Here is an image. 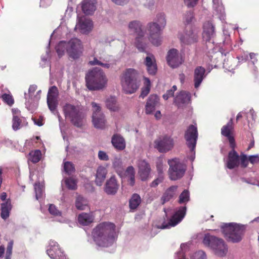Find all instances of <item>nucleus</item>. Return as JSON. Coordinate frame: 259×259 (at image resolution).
I'll return each instance as SVG.
<instances>
[{"mask_svg": "<svg viewBox=\"0 0 259 259\" xmlns=\"http://www.w3.org/2000/svg\"><path fill=\"white\" fill-rule=\"evenodd\" d=\"M92 235L95 243L102 247L112 245L117 236L115 225L108 222L98 225L93 230Z\"/></svg>", "mask_w": 259, "mask_h": 259, "instance_id": "f257e3e1", "label": "nucleus"}, {"mask_svg": "<svg viewBox=\"0 0 259 259\" xmlns=\"http://www.w3.org/2000/svg\"><path fill=\"white\" fill-rule=\"evenodd\" d=\"M142 73L134 69H126L120 77L121 85L123 91L128 94L135 93L139 88L142 77Z\"/></svg>", "mask_w": 259, "mask_h": 259, "instance_id": "f03ea898", "label": "nucleus"}, {"mask_svg": "<svg viewBox=\"0 0 259 259\" xmlns=\"http://www.w3.org/2000/svg\"><path fill=\"white\" fill-rule=\"evenodd\" d=\"M108 80L105 73L99 67L89 70L85 75L86 86L90 91L104 89L107 85Z\"/></svg>", "mask_w": 259, "mask_h": 259, "instance_id": "7ed1b4c3", "label": "nucleus"}, {"mask_svg": "<svg viewBox=\"0 0 259 259\" xmlns=\"http://www.w3.org/2000/svg\"><path fill=\"white\" fill-rule=\"evenodd\" d=\"M56 49L59 57L66 52L70 58L77 59L82 54L83 46L79 39L73 38L68 41H60L56 46Z\"/></svg>", "mask_w": 259, "mask_h": 259, "instance_id": "20e7f679", "label": "nucleus"}, {"mask_svg": "<svg viewBox=\"0 0 259 259\" xmlns=\"http://www.w3.org/2000/svg\"><path fill=\"white\" fill-rule=\"evenodd\" d=\"M245 227L236 223L223 224L221 230L229 241L238 242L242 239Z\"/></svg>", "mask_w": 259, "mask_h": 259, "instance_id": "39448f33", "label": "nucleus"}, {"mask_svg": "<svg viewBox=\"0 0 259 259\" xmlns=\"http://www.w3.org/2000/svg\"><path fill=\"white\" fill-rule=\"evenodd\" d=\"M63 111L65 117L77 127L83 124L84 115L78 106L66 103L63 106Z\"/></svg>", "mask_w": 259, "mask_h": 259, "instance_id": "423d86ee", "label": "nucleus"}, {"mask_svg": "<svg viewBox=\"0 0 259 259\" xmlns=\"http://www.w3.org/2000/svg\"><path fill=\"white\" fill-rule=\"evenodd\" d=\"M203 244L212 249L214 253L219 256L226 255L228 251V247L224 241L209 234H206L203 240Z\"/></svg>", "mask_w": 259, "mask_h": 259, "instance_id": "0eeeda50", "label": "nucleus"}, {"mask_svg": "<svg viewBox=\"0 0 259 259\" xmlns=\"http://www.w3.org/2000/svg\"><path fill=\"white\" fill-rule=\"evenodd\" d=\"M41 94V90H38L37 86L35 84L30 85L27 93H24L25 104L30 111L33 112L37 107Z\"/></svg>", "mask_w": 259, "mask_h": 259, "instance_id": "6e6552de", "label": "nucleus"}, {"mask_svg": "<svg viewBox=\"0 0 259 259\" xmlns=\"http://www.w3.org/2000/svg\"><path fill=\"white\" fill-rule=\"evenodd\" d=\"M92 122L94 127L97 129H104L107 124L106 116L100 104L92 102Z\"/></svg>", "mask_w": 259, "mask_h": 259, "instance_id": "1a4fd4ad", "label": "nucleus"}, {"mask_svg": "<svg viewBox=\"0 0 259 259\" xmlns=\"http://www.w3.org/2000/svg\"><path fill=\"white\" fill-rule=\"evenodd\" d=\"M168 164L169 166L168 173L170 180L176 181L183 177L186 170V166L179 159L169 160Z\"/></svg>", "mask_w": 259, "mask_h": 259, "instance_id": "9d476101", "label": "nucleus"}, {"mask_svg": "<svg viewBox=\"0 0 259 259\" xmlns=\"http://www.w3.org/2000/svg\"><path fill=\"white\" fill-rule=\"evenodd\" d=\"M198 138L197 127L193 125H190L186 131L185 138L188 147L190 149L189 159L193 161L195 158V148Z\"/></svg>", "mask_w": 259, "mask_h": 259, "instance_id": "9b49d317", "label": "nucleus"}, {"mask_svg": "<svg viewBox=\"0 0 259 259\" xmlns=\"http://www.w3.org/2000/svg\"><path fill=\"white\" fill-rule=\"evenodd\" d=\"M178 37L183 45H193L198 41V31L191 27L186 28L182 32L179 33Z\"/></svg>", "mask_w": 259, "mask_h": 259, "instance_id": "f8f14e48", "label": "nucleus"}, {"mask_svg": "<svg viewBox=\"0 0 259 259\" xmlns=\"http://www.w3.org/2000/svg\"><path fill=\"white\" fill-rule=\"evenodd\" d=\"M59 91L56 86H52L49 89L47 102L48 107L50 111L54 114H57L59 120L61 122V117L58 112L56 108L58 104Z\"/></svg>", "mask_w": 259, "mask_h": 259, "instance_id": "ddd939ff", "label": "nucleus"}, {"mask_svg": "<svg viewBox=\"0 0 259 259\" xmlns=\"http://www.w3.org/2000/svg\"><path fill=\"white\" fill-rule=\"evenodd\" d=\"M173 139L168 135H163L158 137L154 142V147L159 152L166 153L174 147Z\"/></svg>", "mask_w": 259, "mask_h": 259, "instance_id": "4468645a", "label": "nucleus"}, {"mask_svg": "<svg viewBox=\"0 0 259 259\" xmlns=\"http://www.w3.org/2000/svg\"><path fill=\"white\" fill-rule=\"evenodd\" d=\"M186 207L181 206L176 210L173 215L169 219L167 223L164 222L160 227L161 229H169L177 225L185 216Z\"/></svg>", "mask_w": 259, "mask_h": 259, "instance_id": "2eb2a0df", "label": "nucleus"}, {"mask_svg": "<svg viewBox=\"0 0 259 259\" xmlns=\"http://www.w3.org/2000/svg\"><path fill=\"white\" fill-rule=\"evenodd\" d=\"M93 28L92 21L84 16H78L74 30L82 34L89 33Z\"/></svg>", "mask_w": 259, "mask_h": 259, "instance_id": "dca6fc26", "label": "nucleus"}, {"mask_svg": "<svg viewBox=\"0 0 259 259\" xmlns=\"http://www.w3.org/2000/svg\"><path fill=\"white\" fill-rule=\"evenodd\" d=\"M149 39L155 46H159L162 41L161 31L163 29L156 23L152 22L148 24Z\"/></svg>", "mask_w": 259, "mask_h": 259, "instance_id": "f3484780", "label": "nucleus"}, {"mask_svg": "<svg viewBox=\"0 0 259 259\" xmlns=\"http://www.w3.org/2000/svg\"><path fill=\"white\" fill-rule=\"evenodd\" d=\"M29 178L32 181L37 180L34 184L35 198L37 200L42 198L44 195V183L41 176L38 172L30 171Z\"/></svg>", "mask_w": 259, "mask_h": 259, "instance_id": "a211bd4d", "label": "nucleus"}, {"mask_svg": "<svg viewBox=\"0 0 259 259\" xmlns=\"http://www.w3.org/2000/svg\"><path fill=\"white\" fill-rule=\"evenodd\" d=\"M48 255L52 259H68L59 247L58 243L51 240L47 249Z\"/></svg>", "mask_w": 259, "mask_h": 259, "instance_id": "6ab92c4d", "label": "nucleus"}, {"mask_svg": "<svg viewBox=\"0 0 259 259\" xmlns=\"http://www.w3.org/2000/svg\"><path fill=\"white\" fill-rule=\"evenodd\" d=\"M166 59L169 65H181L184 63L182 54L175 49H171L167 52Z\"/></svg>", "mask_w": 259, "mask_h": 259, "instance_id": "aec40b11", "label": "nucleus"}, {"mask_svg": "<svg viewBox=\"0 0 259 259\" xmlns=\"http://www.w3.org/2000/svg\"><path fill=\"white\" fill-rule=\"evenodd\" d=\"M190 101V94L186 91H182L175 97L174 103L178 108H183L189 104Z\"/></svg>", "mask_w": 259, "mask_h": 259, "instance_id": "412c9836", "label": "nucleus"}, {"mask_svg": "<svg viewBox=\"0 0 259 259\" xmlns=\"http://www.w3.org/2000/svg\"><path fill=\"white\" fill-rule=\"evenodd\" d=\"M138 174L142 181L146 180L150 173L151 168L149 164L144 160L140 159L137 163Z\"/></svg>", "mask_w": 259, "mask_h": 259, "instance_id": "4be33fe9", "label": "nucleus"}, {"mask_svg": "<svg viewBox=\"0 0 259 259\" xmlns=\"http://www.w3.org/2000/svg\"><path fill=\"white\" fill-rule=\"evenodd\" d=\"M233 131V122L232 120L227 123V125H224L221 129V134L223 136L227 137L230 143V145L233 149L235 146V140L232 136Z\"/></svg>", "mask_w": 259, "mask_h": 259, "instance_id": "5701e85b", "label": "nucleus"}, {"mask_svg": "<svg viewBox=\"0 0 259 259\" xmlns=\"http://www.w3.org/2000/svg\"><path fill=\"white\" fill-rule=\"evenodd\" d=\"M96 0H83L81 3L82 12L87 15H92L97 9Z\"/></svg>", "mask_w": 259, "mask_h": 259, "instance_id": "b1692460", "label": "nucleus"}, {"mask_svg": "<svg viewBox=\"0 0 259 259\" xmlns=\"http://www.w3.org/2000/svg\"><path fill=\"white\" fill-rule=\"evenodd\" d=\"M119 188L117 181L114 176L111 177L106 182L105 191L109 195H114L116 193Z\"/></svg>", "mask_w": 259, "mask_h": 259, "instance_id": "393cba45", "label": "nucleus"}, {"mask_svg": "<svg viewBox=\"0 0 259 259\" xmlns=\"http://www.w3.org/2000/svg\"><path fill=\"white\" fill-rule=\"evenodd\" d=\"M226 165L229 169H233L239 165V155L234 149L229 153Z\"/></svg>", "mask_w": 259, "mask_h": 259, "instance_id": "a878e982", "label": "nucleus"}, {"mask_svg": "<svg viewBox=\"0 0 259 259\" xmlns=\"http://www.w3.org/2000/svg\"><path fill=\"white\" fill-rule=\"evenodd\" d=\"M205 69L202 66L196 68L194 70V87L197 89L201 84L202 80L205 77Z\"/></svg>", "mask_w": 259, "mask_h": 259, "instance_id": "bb28decb", "label": "nucleus"}, {"mask_svg": "<svg viewBox=\"0 0 259 259\" xmlns=\"http://www.w3.org/2000/svg\"><path fill=\"white\" fill-rule=\"evenodd\" d=\"M159 102L158 97L156 95H151L148 98L146 106L145 112L147 114H151L155 109V107Z\"/></svg>", "mask_w": 259, "mask_h": 259, "instance_id": "cd10ccee", "label": "nucleus"}, {"mask_svg": "<svg viewBox=\"0 0 259 259\" xmlns=\"http://www.w3.org/2000/svg\"><path fill=\"white\" fill-rule=\"evenodd\" d=\"M214 34V27L210 22L204 24L202 37L206 41H209Z\"/></svg>", "mask_w": 259, "mask_h": 259, "instance_id": "c85d7f7f", "label": "nucleus"}, {"mask_svg": "<svg viewBox=\"0 0 259 259\" xmlns=\"http://www.w3.org/2000/svg\"><path fill=\"white\" fill-rule=\"evenodd\" d=\"M111 142L114 147L118 150H123L125 148V140L120 135H114L112 137Z\"/></svg>", "mask_w": 259, "mask_h": 259, "instance_id": "c756f323", "label": "nucleus"}, {"mask_svg": "<svg viewBox=\"0 0 259 259\" xmlns=\"http://www.w3.org/2000/svg\"><path fill=\"white\" fill-rule=\"evenodd\" d=\"M107 174V168L103 166H99L97 169L95 183L98 186H101L104 181Z\"/></svg>", "mask_w": 259, "mask_h": 259, "instance_id": "7c9ffc66", "label": "nucleus"}, {"mask_svg": "<svg viewBox=\"0 0 259 259\" xmlns=\"http://www.w3.org/2000/svg\"><path fill=\"white\" fill-rule=\"evenodd\" d=\"M130 31L133 33L136 34L139 36H143L144 32L141 29V24L138 21H133L128 24Z\"/></svg>", "mask_w": 259, "mask_h": 259, "instance_id": "2f4dec72", "label": "nucleus"}, {"mask_svg": "<svg viewBox=\"0 0 259 259\" xmlns=\"http://www.w3.org/2000/svg\"><path fill=\"white\" fill-rule=\"evenodd\" d=\"M94 216L91 213H81L78 216V223L84 226H87L94 221Z\"/></svg>", "mask_w": 259, "mask_h": 259, "instance_id": "473e14b6", "label": "nucleus"}, {"mask_svg": "<svg viewBox=\"0 0 259 259\" xmlns=\"http://www.w3.org/2000/svg\"><path fill=\"white\" fill-rule=\"evenodd\" d=\"M107 108L111 111H118L119 107L117 103V100L115 97L111 96L108 98L105 101Z\"/></svg>", "mask_w": 259, "mask_h": 259, "instance_id": "72a5a7b5", "label": "nucleus"}, {"mask_svg": "<svg viewBox=\"0 0 259 259\" xmlns=\"http://www.w3.org/2000/svg\"><path fill=\"white\" fill-rule=\"evenodd\" d=\"M122 177L127 179L129 184L131 186H133L135 183V171L134 168L132 166H130L127 167L125 172L122 174Z\"/></svg>", "mask_w": 259, "mask_h": 259, "instance_id": "f704fd0d", "label": "nucleus"}, {"mask_svg": "<svg viewBox=\"0 0 259 259\" xmlns=\"http://www.w3.org/2000/svg\"><path fill=\"white\" fill-rule=\"evenodd\" d=\"M12 209L11 202L10 199L1 204V217L6 219L9 217L10 211Z\"/></svg>", "mask_w": 259, "mask_h": 259, "instance_id": "c9c22d12", "label": "nucleus"}, {"mask_svg": "<svg viewBox=\"0 0 259 259\" xmlns=\"http://www.w3.org/2000/svg\"><path fill=\"white\" fill-rule=\"evenodd\" d=\"M151 88L150 79L146 77H143V85L141 89L140 97L144 98L149 93Z\"/></svg>", "mask_w": 259, "mask_h": 259, "instance_id": "e433bc0d", "label": "nucleus"}, {"mask_svg": "<svg viewBox=\"0 0 259 259\" xmlns=\"http://www.w3.org/2000/svg\"><path fill=\"white\" fill-rule=\"evenodd\" d=\"M178 187L172 186L168 188L162 197V203L168 201L175 195Z\"/></svg>", "mask_w": 259, "mask_h": 259, "instance_id": "4c0bfd02", "label": "nucleus"}, {"mask_svg": "<svg viewBox=\"0 0 259 259\" xmlns=\"http://www.w3.org/2000/svg\"><path fill=\"white\" fill-rule=\"evenodd\" d=\"M75 207L78 210H85L88 208V201L83 197L78 196L76 198Z\"/></svg>", "mask_w": 259, "mask_h": 259, "instance_id": "58836bf2", "label": "nucleus"}, {"mask_svg": "<svg viewBox=\"0 0 259 259\" xmlns=\"http://www.w3.org/2000/svg\"><path fill=\"white\" fill-rule=\"evenodd\" d=\"M213 7L214 10L218 14L220 15V19H223L225 11L222 3L220 1V0H213Z\"/></svg>", "mask_w": 259, "mask_h": 259, "instance_id": "ea45409f", "label": "nucleus"}, {"mask_svg": "<svg viewBox=\"0 0 259 259\" xmlns=\"http://www.w3.org/2000/svg\"><path fill=\"white\" fill-rule=\"evenodd\" d=\"M113 166L118 173V174L120 176V177H122V172H123V168H122V162L121 159L119 157H115L112 162Z\"/></svg>", "mask_w": 259, "mask_h": 259, "instance_id": "a19ab883", "label": "nucleus"}, {"mask_svg": "<svg viewBox=\"0 0 259 259\" xmlns=\"http://www.w3.org/2000/svg\"><path fill=\"white\" fill-rule=\"evenodd\" d=\"M141 199L140 196L137 194L132 195L129 201L130 207L132 209H135L141 203Z\"/></svg>", "mask_w": 259, "mask_h": 259, "instance_id": "79ce46f5", "label": "nucleus"}, {"mask_svg": "<svg viewBox=\"0 0 259 259\" xmlns=\"http://www.w3.org/2000/svg\"><path fill=\"white\" fill-rule=\"evenodd\" d=\"M153 23H156L160 27L164 28L166 25V19L165 15L162 13L157 14L152 22Z\"/></svg>", "mask_w": 259, "mask_h": 259, "instance_id": "37998d69", "label": "nucleus"}, {"mask_svg": "<svg viewBox=\"0 0 259 259\" xmlns=\"http://www.w3.org/2000/svg\"><path fill=\"white\" fill-rule=\"evenodd\" d=\"M189 247V243H183L181 245L180 250L176 253L175 259H185L184 251Z\"/></svg>", "mask_w": 259, "mask_h": 259, "instance_id": "c03bdc74", "label": "nucleus"}, {"mask_svg": "<svg viewBox=\"0 0 259 259\" xmlns=\"http://www.w3.org/2000/svg\"><path fill=\"white\" fill-rule=\"evenodd\" d=\"M41 157V151L39 150H36L30 152L29 160L33 163H36L40 160Z\"/></svg>", "mask_w": 259, "mask_h": 259, "instance_id": "a18cd8bd", "label": "nucleus"}, {"mask_svg": "<svg viewBox=\"0 0 259 259\" xmlns=\"http://www.w3.org/2000/svg\"><path fill=\"white\" fill-rule=\"evenodd\" d=\"M24 119V118H20L18 116L13 117L12 128L14 131H17L22 126V122Z\"/></svg>", "mask_w": 259, "mask_h": 259, "instance_id": "49530a36", "label": "nucleus"}, {"mask_svg": "<svg viewBox=\"0 0 259 259\" xmlns=\"http://www.w3.org/2000/svg\"><path fill=\"white\" fill-rule=\"evenodd\" d=\"M63 168L65 172L68 175H71L75 171L74 165L69 161H65L63 162Z\"/></svg>", "mask_w": 259, "mask_h": 259, "instance_id": "de8ad7c7", "label": "nucleus"}, {"mask_svg": "<svg viewBox=\"0 0 259 259\" xmlns=\"http://www.w3.org/2000/svg\"><path fill=\"white\" fill-rule=\"evenodd\" d=\"M67 187L69 189L75 190L77 188V181L73 178H69L64 180Z\"/></svg>", "mask_w": 259, "mask_h": 259, "instance_id": "09e8293b", "label": "nucleus"}, {"mask_svg": "<svg viewBox=\"0 0 259 259\" xmlns=\"http://www.w3.org/2000/svg\"><path fill=\"white\" fill-rule=\"evenodd\" d=\"M189 199V193L188 190H185L179 196V202L180 204H185L188 202Z\"/></svg>", "mask_w": 259, "mask_h": 259, "instance_id": "8fccbe9b", "label": "nucleus"}, {"mask_svg": "<svg viewBox=\"0 0 259 259\" xmlns=\"http://www.w3.org/2000/svg\"><path fill=\"white\" fill-rule=\"evenodd\" d=\"M192 259H206V255L202 250L194 252L191 256Z\"/></svg>", "mask_w": 259, "mask_h": 259, "instance_id": "3c124183", "label": "nucleus"}, {"mask_svg": "<svg viewBox=\"0 0 259 259\" xmlns=\"http://www.w3.org/2000/svg\"><path fill=\"white\" fill-rule=\"evenodd\" d=\"M48 210L50 213L55 217L61 216V211L54 204H50Z\"/></svg>", "mask_w": 259, "mask_h": 259, "instance_id": "603ef678", "label": "nucleus"}, {"mask_svg": "<svg viewBox=\"0 0 259 259\" xmlns=\"http://www.w3.org/2000/svg\"><path fill=\"white\" fill-rule=\"evenodd\" d=\"M177 90V87L176 85H174L169 90L167 91L166 93L163 95V98L167 100L169 98L171 97L174 96V93Z\"/></svg>", "mask_w": 259, "mask_h": 259, "instance_id": "864d4df0", "label": "nucleus"}, {"mask_svg": "<svg viewBox=\"0 0 259 259\" xmlns=\"http://www.w3.org/2000/svg\"><path fill=\"white\" fill-rule=\"evenodd\" d=\"M2 98L3 101L8 105L11 106L14 103V100L12 96L9 94H4L2 95Z\"/></svg>", "mask_w": 259, "mask_h": 259, "instance_id": "5fc2aeb1", "label": "nucleus"}, {"mask_svg": "<svg viewBox=\"0 0 259 259\" xmlns=\"http://www.w3.org/2000/svg\"><path fill=\"white\" fill-rule=\"evenodd\" d=\"M248 158H247L246 155L242 154L239 156V163L240 162L242 167H246L248 165Z\"/></svg>", "mask_w": 259, "mask_h": 259, "instance_id": "6e6d98bb", "label": "nucleus"}, {"mask_svg": "<svg viewBox=\"0 0 259 259\" xmlns=\"http://www.w3.org/2000/svg\"><path fill=\"white\" fill-rule=\"evenodd\" d=\"M145 65H155L156 64V60L155 57L152 55H148L145 58Z\"/></svg>", "mask_w": 259, "mask_h": 259, "instance_id": "4d7b16f0", "label": "nucleus"}, {"mask_svg": "<svg viewBox=\"0 0 259 259\" xmlns=\"http://www.w3.org/2000/svg\"><path fill=\"white\" fill-rule=\"evenodd\" d=\"M193 18V15L191 12H187L184 16V20L187 24L190 23L192 21Z\"/></svg>", "mask_w": 259, "mask_h": 259, "instance_id": "13d9d810", "label": "nucleus"}, {"mask_svg": "<svg viewBox=\"0 0 259 259\" xmlns=\"http://www.w3.org/2000/svg\"><path fill=\"white\" fill-rule=\"evenodd\" d=\"M136 47L140 51H143L145 48V45L143 43L141 38H137L136 39Z\"/></svg>", "mask_w": 259, "mask_h": 259, "instance_id": "bf43d9fd", "label": "nucleus"}, {"mask_svg": "<svg viewBox=\"0 0 259 259\" xmlns=\"http://www.w3.org/2000/svg\"><path fill=\"white\" fill-rule=\"evenodd\" d=\"M147 70L150 75H154L157 71V66H147Z\"/></svg>", "mask_w": 259, "mask_h": 259, "instance_id": "052dcab7", "label": "nucleus"}, {"mask_svg": "<svg viewBox=\"0 0 259 259\" xmlns=\"http://www.w3.org/2000/svg\"><path fill=\"white\" fill-rule=\"evenodd\" d=\"M98 157L100 160L107 161L109 160V156L107 153L103 151H99L98 152Z\"/></svg>", "mask_w": 259, "mask_h": 259, "instance_id": "680f3d73", "label": "nucleus"}, {"mask_svg": "<svg viewBox=\"0 0 259 259\" xmlns=\"http://www.w3.org/2000/svg\"><path fill=\"white\" fill-rule=\"evenodd\" d=\"M163 180L162 176L160 175L156 179L154 180L151 184L150 186L152 187H155L161 183Z\"/></svg>", "mask_w": 259, "mask_h": 259, "instance_id": "e2e57ef3", "label": "nucleus"}, {"mask_svg": "<svg viewBox=\"0 0 259 259\" xmlns=\"http://www.w3.org/2000/svg\"><path fill=\"white\" fill-rule=\"evenodd\" d=\"M249 161L252 164L259 163V156L258 155H251L248 157Z\"/></svg>", "mask_w": 259, "mask_h": 259, "instance_id": "0e129e2a", "label": "nucleus"}, {"mask_svg": "<svg viewBox=\"0 0 259 259\" xmlns=\"http://www.w3.org/2000/svg\"><path fill=\"white\" fill-rule=\"evenodd\" d=\"M233 66H223L224 71L228 74L231 75L234 72L235 67H232Z\"/></svg>", "mask_w": 259, "mask_h": 259, "instance_id": "69168bd1", "label": "nucleus"}, {"mask_svg": "<svg viewBox=\"0 0 259 259\" xmlns=\"http://www.w3.org/2000/svg\"><path fill=\"white\" fill-rule=\"evenodd\" d=\"M13 244L10 242L7 246L6 259H10V255L12 252Z\"/></svg>", "mask_w": 259, "mask_h": 259, "instance_id": "338daca9", "label": "nucleus"}, {"mask_svg": "<svg viewBox=\"0 0 259 259\" xmlns=\"http://www.w3.org/2000/svg\"><path fill=\"white\" fill-rule=\"evenodd\" d=\"M198 0H184L185 4L188 7H193L195 6Z\"/></svg>", "mask_w": 259, "mask_h": 259, "instance_id": "774afa93", "label": "nucleus"}]
</instances>
